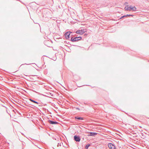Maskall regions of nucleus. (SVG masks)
I'll return each instance as SVG.
<instances>
[{
    "instance_id": "f03ea898",
    "label": "nucleus",
    "mask_w": 149,
    "mask_h": 149,
    "mask_svg": "<svg viewBox=\"0 0 149 149\" xmlns=\"http://www.w3.org/2000/svg\"><path fill=\"white\" fill-rule=\"evenodd\" d=\"M108 146L110 149H116L114 145L111 143H109Z\"/></svg>"
},
{
    "instance_id": "4468645a",
    "label": "nucleus",
    "mask_w": 149,
    "mask_h": 149,
    "mask_svg": "<svg viewBox=\"0 0 149 149\" xmlns=\"http://www.w3.org/2000/svg\"><path fill=\"white\" fill-rule=\"evenodd\" d=\"M81 30V31H82V34H83L86 31L84 29Z\"/></svg>"
},
{
    "instance_id": "9d476101",
    "label": "nucleus",
    "mask_w": 149,
    "mask_h": 149,
    "mask_svg": "<svg viewBox=\"0 0 149 149\" xmlns=\"http://www.w3.org/2000/svg\"><path fill=\"white\" fill-rule=\"evenodd\" d=\"M29 100H30L31 101V102H33V103H36V104H39V103H38V102H36V101H34V100H32V99H29Z\"/></svg>"
},
{
    "instance_id": "2eb2a0df",
    "label": "nucleus",
    "mask_w": 149,
    "mask_h": 149,
    "mask_svg": "<svg viewBox=\"0 0 149 149\" xmlns=\"http://www.w3.org/2000/svg\"><path fill=\"white\" fill-rule=\"evenodd\" d=\"M126 15V16L127 17V16H132L133 15Z\"/></svg>"
},
{
    "instance_id": "7ed1b4c3",
    "label": "nucleus",
    "mask_w": 149,
    "mask_h": 149,
    "mask_svg": "<svg viewBox=\"0 0 149 149\" xmlns=\"http://www.w3.org/2000/svg\"><path fill=\"white\" fill-rule=\"evenodd\" d=\"M71 33H72V32L70 31L67 32L65 33V36L66 39H68L69 38L70 36Z\"/></svg>"
},
{
    "instance_id": "f8f14e48",
    "label": "nucleus",
    "mask_w": 149,
    "mask_h": 149,
    "mask_svg": "<svg viewBox=\"0 0 149 149\" xmlns=\"http://www.w3.org/2000/svg\"><path fill=\"white\" fill-rule=\"evenodd\" d=\"M125 10H129V8L128 6H126L125 8Z\"/></svg>"
},
{
    "instance_id": "f257e3e1",
    "label": "nucleus",
    "mask_w": 149,
    "mask_h": 149,
    "mask_svg": "<svg viewBox=\"0 0 149 149\" xmlns=\"http://www.w3.org/2000/svg\"><path fill=\"white\" fill-rule=\"evenodd\" d=\"M81 37L80 36L75 38L72 37L71 38V41L72 42H75L81 40Z\"/></svg>"
},
{
    "instance_id": "6ab92c4d",
    "label": "nucleus",
    "mask_w": 149,
    "mask_h": 149,
    "mask_svg": "<svg viewBox=\"0 0 149 149\" xmlns=\"http://www.w3.org/2000/svg\"><path fill=\"white\" fill-rule=\"evenodd\" d=\"M126 4H127V2L125 3Z\"/></svg>"
},
{
    "instance_id": "423d86ee",
    "label": "nucleus",
    "mask_w": 149,
    "mask_h": 149,
    "mask_svg": "<svg viewBox=\"0 0 149 149\" xmlns=\"http://www.w3.org/2000/svg\"><path fill=\"white\" fill-rule=\"evenodd\" d=\"M48 122L50 124H57L58 123L57 122L51 120H49Z\"/></svg>"
},
{
    "instance_id": "1a4fd4ad",
    "label": "nucleus",
    "mask_w": 149,
    "mask_h": 149,
    "mask_svg": "<svg viewBox=\"0 0 149 149\" xmlns=\"http://www.w3.org/2000/svg\"><path fill=\"white\" fill-rule=\"evenodd\" d=\"M76 33L77 34H79L80 35L82 34L81 30H78L76 31Z\"/></svg>"
},
{
    "instance_id": "f3484780",
    "label": "nucleus",
    "mask_w": 149,
    "mask_h": 149,
    "mask_svg": "<svg viewBox=\"0 0 149 149\" xmlns=\"http://www.w3.org/2000/svg\"><path fill=\"white\" fill-rule=\"evenodd\" d=\"M24 64H26V65H27V64H26V63H25ZM24 65V64H22V65H21L20 66V67H21L22 65Z\"/></svg>"
},
{
    "instance_id": "9b49d317",
    "label": "nucleus",
    "mask_w": 149,
    "mask_h": 149,
    "mask_svg": "<svg viewBox=\"0 0 149 149\" xmlns=\"http://www.w3.org/2000/svg\"><path fill=\"white\" fill-rule=\"evenodd\" d=\"M90 146V144H88L86 146L85 148L86 149H88V147Z\"/></svg>"
},
{
    "instance_id": "6e6552de",
    "label": "nucleus",
    "mask_w": 149,
    "mask_h": 149,
    "mask_svg": "<svg viewBox=\"0 0 149 149\" xmlns=\"http://www.w3.org/2000/svg\"><path fill=\"white\" fill-rule=\"evenodd\" d=\"M75 119H78L79 120H84V118L83 117H78V116H76L75 118Z\"/></svg>"
},
{
    "instance_id": "0eeeda50",
    "label": "nucleus",
    "mask_w": 149,
    "mask_h": 149,
    "mask_svg": "<svg viewBox=\"0 0 149 149\" xmlns=\"http://www.w3.org/2000/svg\"><path fill=\"white\" fill-rule=\"evenodd\" d=\"M97 134V133H96L90 132V135H89V136H95V135H96Z\"/></svg>"
},
{
    "instance_id": "20e7f679",
    "label": "nucleus",
    "mask_w": 149,
    "mask_h": 149,
    "mask_svg": "<svg viewBox=\"0 0 149 149\" xmlns=\"http://www.w3.org/2000/svg\"><path fill=\"white\" fill-rule=\"evenodd\" d=\"M74 139L77 142H79L80 140V137L76 135L74 136Z\"/></svg>"
},
{
    "instance_id": "a211bd4d",
    "label": "nucleus",
    "mask_w": 149,
    "mask_h": 149,
    "mask_svg": "<svg viewBox=\"0 0 149 149\" xmlns=\"http://www.w3.org/2000/svg\"><path fill=\"white\" fill-rule=\"evenodd\" d=\"M126 4H127V2L125 3Z\"/></svg>"
},
{
    "instance_id": "ddd939ff",
    "label": "nucleus",
    "mask_w": 149,
    "mask_h": 149,
    "mask_svg": "<svg viewBox=\"0 0 149 149\" xmlns=\"http://www.w3.org/2000/svg\"><path fill=\"white\" fill-rule=\"evenodd\" d=\"M48 42H49V41H45V45H46L48 47H49V46H48V45H47V44Z\"/></svg>"
},
{
    "instance_id": "dca6fc26",
    "label": "nucleus",
    "mask_w": 149,
    "mask_h": 149,
    "mask_svg": "<svg viewBox=\"0 0 149 149\" xmlns=\"http://www.w3.org/2000/svg\"><path fill=\"white\" fill-rule=\"evenodd\" d=\"M126 17V15H123V16H122V17H121L120 19L122 18H123L124 17Z\"/></svg>"
},
{
    "instance_id": "39448f33",
    "label": "nucleus",
    "mask_w": 149,
    "mask_h": 149,
    "mask_svg": "<svg viewBox=\"0 0 149 149\" xmlns=\"http://www.w3.org/2000/svg\"><path fill=\"white\" fill-rule=\"evenodd\" d=\"M136 8L135 7H132V6H130L129 8V11H130L131 10H132L134 11H136Z\"/></svg>"
}]
</instances>
